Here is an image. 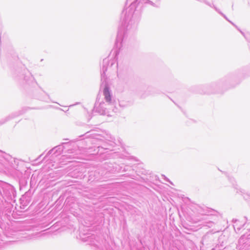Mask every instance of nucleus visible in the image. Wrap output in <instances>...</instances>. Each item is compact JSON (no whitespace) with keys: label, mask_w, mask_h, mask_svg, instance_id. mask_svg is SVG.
<instances>
[{"label":"nucleus","mask_w":250,"mask_h":250,"mask_svg":"<svg viewBox=\"0 0 250 250\" xmlns=\"http://www.w3.org/2000/svg\"><path fill=\"white\" fill-rule=\"evenodd\" d=\"M104 92L106 101L110 102L111 101V97L108 88H105Z\"/></svg>","instance_id":"obj_1"}]
</instances>
